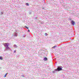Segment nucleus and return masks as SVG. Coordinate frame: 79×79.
Segmentation results:
<instances>
[{"label":"nucleus","mask_w":79,"mask_h":79,"mask_svg":"<svg viewBox=\"0 0 79 79\" xmlns=\"http://www.w3.org/2000/svg\"><path fill=\"white\" fill-rule=\"evenodd\" d=\"M26 5H27V6H29V3H26Z\"/></svg>","instance_id":"9d476101"},{"label":"nucleus","mask_w":79,"mask_h":79,"mask_svg":"<svg viewBox=\"0 0 79 79\" xmlns=\"http://www.w3.org/2000/svg\"><path fill=\"white\" fill-rule=\"evenodd\" d=\"M28 32H30V30H28Z\"/></svg>","instance_id":"4468645a"},{"label":"nucleus","mask_w":79,"mask_h":79,"mask_svg":"<svg viewBox=\"0 0 79 79\" xmlns=\"http://www.w3.org/2000/svg\"><path fill=\"white\" fill-rule=\"evenodd\" d=\"M0 60H3V57H2L0 56Z\"/></svg>","instance_id":"6e6552de"},{"label":"nucleus","mask_w":79,"mask_h":79,"mask_svg":"<svg viewBox=\"0 0 79 79\" xmlns=\"http://www.w3.org/2000/svg\"><path fill=\"white\" fill-rule=\"evenodd\" d=\"M7 74H8V73H7L5 74L4 76V77H6V75H7Z\"/></svg>","instance_id":"0eeeda50"},{"label":"nucleus","mask_w":79,"mask_h":79,"mask_svg":"<svg viewBox=\"0 0 79 79\" xmlns=\"http://www.w3.org/2000/svg\"><path fill=\"white\" fill-rule=\"evenodd\" d=\"M16 50L14 51V53H16Z\"/></svg>","instance_id":"9b49d317"},{"label":"nucleus","mask_w":79,"mask_h":79,"mask_svg":"<svg viewBox=\"0 0 79 79\" xmlns=\"http://www.w3.org/2000/svg\"><path fill=\"white\" fill-rule=\"evenodd\" d=\"M44 35L45 36H47V35H48V34L47 33H44Z\"/></svg>","instance_id":"423d86ee"},{"label":"nucleus","mask_w":79,"mask_h":79,"mask_svg":"<svg viewBox=\"0 0 79 79\" xmlns=\"http://www.w3.org/2000/svg\"><path fill=\"white\" fill-rule=\"evenodd\" d=\"M14 47H15V48H17V47H18V46H17L16 45H14Z\"/></svg>","instance_id":"39448f33"},{"label":"nucleus","mask_w":79,"mask_h":79,"mask_svg":"<svg viewBox=\"0 0 79 79\" xmlns=\"http://www.w3.org/2000/svg\"><path fill=\"white\" fill-rule=\"evenodd\" d=\"M1 15H2V14H3V12H1Z\"/></svg>","instance_id":"f8f14e48"},{"label":"nucleus","mask_w":79,"mask_h":79,"mask_svg":"<svg viewBox=\"0 0 79 79\" xmlns=\"http://www.w3.org/2000/svg\"><path fill=\"white\" fill-rule=\"evenodd\" d=\"M22 77H24V76H22Z\"/></svg>","instance_id":"2eb2a0df"},{"label":"nucleus","mask_w":79,"mask_h":79,"mask_svg":"<svg viewBox=\"0 0 79 79\" xmlns=\"http://www.w3.org/2000/svg\"><path fill=\"white\" fill-rule=\"evenodd\" d=\"M71 22L72 24L73 25V26H74V25L75 24V22L73 20Z\"/></svg>","instance_id":"7ed1b4c3"},{"label":"nucleus","mask_w":79,"mask_h":79,"mask_svg":"<svg viewBox=\"0 0 79 79\" xmlns=\"http://www.w3.org/2000/svg\"><path fill=\"white\" fill-rule=\"evenodd\" d=\"M3 45L6 48V50H10V48L9 47V46L10 45V44L8 43H5L3 44Z\"/></svg>","instance_id":"f257e3e1"},{"label":"nucleus","mask_w":79,"mask_h":79,"mask_svg":"<svg viewBox=\"0 0 79 79\" xmlns=\"http://www.w3.org/2000/svg\"><path fill=\"white\" fill-rule=\"evenodd\" d=\"M61 70H62V68L58 67L55 70V71H61Z\"/></svg>","instance_id":"f03ea898"},{"label":"nucleus","mask_w":79,"mask_h":79,"mask_svg":"<svg viewBox=\"0 0 79 79\" xmlns=\"http://www.w3.org/2000/svg\"><path fill=\"white\" fill-rule=\"evenodd\" d=\"M56 47V46H54L53 47H52V48H55Z\"/></svg>","instance_id":"1a4fd4ad"},{"label":"nucleus","mask_w":79,"mask_h":79,"mask_svg":"<svg viewBox=\"0 0 79 79\" xmlns=\"http://www.w3.org/2000/svg\"><path fill=\"white\" fill-rule=\"evenodd\" d=\"M48 59H47V57H45L44 59V61H47L48 60Z\"/></svg>","instance_id":"20e7f679"},{"label":"nucleus","mask_w":79,"mask_h":79,"mask_svg":"<svg viewBox=\"0 0 79 79\" xmlns=\"http://www.w3.org/2000/svg\"><path fill=\"white\" fill-rule=\"evenodd\" d=\"M26 28H27V29H29V28H28L27 27H25Z\"/></svg>","instance_id":"ddd939ff"}]
</instances>
